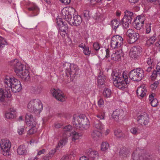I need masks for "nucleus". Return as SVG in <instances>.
<instances>
[{
  "label": "nucleus",
  "mask_w": 160,
  "mask_h": 160,
  "mask_svg": "<svg viewBox=\"0 0 160 160\" xmlns=\"http://www.w3.org/2000/svg\"><path fill=\"white\" fill-rule=\"evenodd\" d=\"M111 76L113 83L116 87L122 90L127 88L129 81L128 80V75L126 72H122L118 70L113 71Z\"/></svg>",
  "instance_id": "1"
},
{
  "label": "nucleus",
  "mask_w": 160,
  "mask_h": 160,
  "mask_svg": "<svg viewBox=\"0 0 160 160\" xmlns=\"http://www.w3.org/2000/svg\"><path fill=\"white\" fill-rule=\"evenodd\" d=\"M10 65L14 68L17 75L22 79L28 81L30 78L28 70L17 59L12 61Z\"/></svg>",
  "instance_id": "2"
},
{
  "label": "nucleus",
  "mask_w": 160,
  "mask_h": 160,
  "mask_svg": "<svg viewBox=\"0 0 160 160\" xmlns=\"http://www.w3.org/2000/svg\"><path fill=\"white\" fill-rule=\"evenodd\" d=\"M73 13L70 12L67 8H63L61 11L62 18L65 19L71 26H77L80 25L82 22L81 17L78 15H75L72 18Z\"/></svg>",
  "instance_id": "3"
},
{
  "label": "nucleus",
  "mask_w": 160,
  "mask_h": 160,
  "mask_svg": "<svg viewBox=\"0 0 160 160\" xmlns=\"http://www.w3.org/2000/svg\"><path fill=\"white\" fill-rule=\"evenodd\" d=\"M4 82L7 90L10 92L16 93L19 92L22 87L19 81L14 77H7L4 80Z\"/></svg>",
  "instance_id": "4"
},
{
  "label": "nucleus",
  "mask_w": 160,
  "mask_h": 160,
  "mask_svg": "<svg viewBox=\"0 0 160 160\" xmlns=\"http://www.w3.org/2000/svg\"><path fill=\"white\" fill-rule=\"evenodd\" d=\"M73 124L77 129H87L90 126L88 120L83 115L75 116L73 117Z\"/></svg>",
  "instance_id": "5"
},
{
  "label": "nucleus",
  "mask_w": 160,
  "mask_h": 160,
  "mask_svg": "<svg viewBox=\"0 0 160 160\" xmlns=\"http://www.w3.org/2000/svg\"><path fill=\"white\" fill-rule=\"evenodd\" d=\"M62 67L64 70H65L67 77L70 76V80L68 81H72L78 72L79 70L77 66L74 64L66 62L63 64Z\"/></svg>",
  "instance_id": "6"
},
{
  "label": "nucleus",
  "mask_w": 160,
  "mask_h": 160,
  "mask_svg": "<svg viewBox=\"0 0 160 160\" xmlns=\"http://www.w3.org/2000/svg\"><path fill=\"white\" fill-rule=\"evenodd\" d=\"M28 108L30 112L39 114L42 110L43 106L39 100L35 99L30 101L28 105Z\"/></svg>",
  "instance_id": "7"
},
{
  "label": "nucleus",
  "mask_w": 160,
  "mask_h": 160,
  "mask_svg": "<svg viewBox=\"0 0 160 160\" xmlns=\"http://www.w3.org/2000/svg\"><path fill=\"white\" fill-rule=\"evenodd\" d=\"M25 122L31 128L28 131V133L32 134L37 132V128L36 127L37 123L31 114L28 113L26 115Z\"/></svg>",
  "instance_id": "8"
},
{
  "label": "nucleus",
  "mask_w": 160,
  "mask_h": 160,
  "mask_svg": "<svg viewBox=\"0 0 160 160\" xmlns=\"http://www.w3.org/2000/svg\"><path fill=\"white\" fill-rule=\"evenodd\" d=\"M144 76V72L141 68H137L132 70L130 72L129 76L134 81H140Z\"/></svg>",
  "instance_id": "9"
},
{
  "label": "nucleus",
  "mask_w": 160,
  "mask_h": 160,
  "mask_svg": "<svg viewBox=\"0 0 160 160\" xmlns=\"http://www.w3.org/2000/svg\"><path fill=\"white\" fill-rule=\"evenodd\" d=\"M57 23L59 29L58 32L61 35L62 37H64L66 35L69 38L68 34L69 31L66 23L60 18L57 19Z\"/></svg>",
  "instance_id": "10"
},
{
  "label": "nucleus",
  "mask_w": 160,
  "mask_h": 160,
  "mask_svg": "<svg viewBox=\"0 0 160 160\" xmlns=\"http://www.w3.org/2000/svg\"><path fill=\"white\" fill-rule=\"evenodd\" d=\"M123 43L122 38L118 35L114 36L112 38L110 46L112 49L120 47Z\"/></svg>",
  "instance_id": "11"
},
{
  "label": "nucleus",
  "mask_w": 160,
  "mask_h": 160,
  "mask_svg": "<svg viewBox=\"0 0 160 160\" xmlns=\"http://www.w3.org/2000/svg\"><path fill=\"white\" fill-rule=\"evenodd\" d=\"M0 146L3 152V155H7L10 150L11 147V143L8 139H2L0 141Z\"/></svg>",
  "instance_id": "12"
},
{
  "label": "nucleus",
  "mask_w": 160,
  "mask_h": 160,
  "mask_svg": "<svg viewBox=\"0 0 160 160\" xmlns=\"http://www.w3.org/2000/svg\"><path fill=\"white\" fill-rule=\"evenodd\" d=\"M149 120V116L146 113L138 116L137 119L138 123L142 126H145L148 125Z\"/></svg>",
  "instance_id": "13"
},
{
  "label": "nucleus",
  "mask_w": 160,
  "mask_h": 160,
  "mask_svg": "<svg viewBox=\"0 0 160 160\" xmlns=\"http://www.w3.org/2000/svg\"><path fill=\"white\" fill-rule=\"evenodd\" d=\"M51 93L53 96L58 101L63 102L66 100L64 94L59 89L53 88L51 90Z\"/></svg>",
  "instance_id": "14"
},
{
  "label": "nucleus",
  "mask_w": 160,
  "mask_h": 160,
  "mask_svg": "<svg viewBox=\"0 0 160 160\" xmlns=\"http://www.w3.org/2000/svg\"><path fill=\"white\" fill-rule=\"evenodd\" d=\"M127 35L129 38V43H132L135 42L139 38V34L132 29H129L127 32Z\"/></svg>",
  "instance_id": "15"
},
{
  "label": "nucleus",
  "mask_w": 160,
  "mask_h": 160,
  "mask_svg": "<svg viewBox=\"0 0 160 160\" xmlns=\"http://www.w3.org/2000/svg\"><path fill=\"white\" fill-rule=\"evenodd\" d=\"M4 91L2 88H0V101L2 102L4 101L6 98L10 97L11 96L10 90H7L4 83Z\"/></svg>",
  "instance_id": "16"
},
{
  "label": "nucleus",
  "mask_w": 160,
  "mask_h": 160,
  "mask_svg": "<svg viewBox=\"0 0 160 160\" xmlns=\"http://www.w3.org/2000/svg\"><path fill=\"white\" fill-rule=\"evenodd\" d=\"M131 160H150V156L147 157L144 154H138L137 151H135L132 154Z\"/></svg>",
  "instance_id": "17"
},
{
  "label": "nucleus",
  "mask_w": 160,
  "mask_h": 160,
  "mask_svg": "<svg viewBox=\"0 0 160 160\" xmlns=\"http://www.w3.org/2000/svg\"><path fill=\"white\" fill-rule=\"evenodd\" d=\"M142 51V49L140 47H133L131 49L129 55L132 58H136Z\"/></svg>",
  "instance_id": "18"
},
{
  "label": "nucleus",
  "mask_w": 160,
  "mask_h": 160,
  "mask_svg": "<svg viewBox=\"0 0 160 160\" xmlns=\"http://www.w3.org/2000/svg\"><path fill=\"white\" fill-rule=\"evenodd\" d=\"M123 111L122 109H116L114 111L112 114V118L115 121H118L123 115Z\"/></svg>",
  "instance_id": "19"
},
{
  "label": "nucleus",
  "mask_w": 160,
  "mask_h": 160,
  "mask_svg": "<svg viewBox=\"0 0 160 160\" xmlns=\"http://www.w3.org/2000/svg\"><path fill=\"white\" fill-rule=\"evenodd\" d=\"M88 158L91 160H98L99 158L98 152L95 151L89 150L87 152Z\"/></svg>",
  "instance_id": "20"
},
{
  "label": "nucleus",
  "mask_w": 160,
  "mask_h": 160,
  "mask_svg": "<svg viewBox=\"0 0 160 160\" xmlns=\"http://www.w3.org/2000/svg\"><path fill=\"white\" fill-rule=\"evenodd\" d=\"M146 92V88L143 85L138 87L136 91L137 95L139 98H143L145 95Z\"/></svg>",
  "instance_id": "21"
},
{
  "label": "nucleus",
  "mask_w": 160,
  "mask_h": 160,
  "mask_svg": "<svg viewBox=\"0 0 160 160\" xmlns=\"http://www.w3.org/2000/svg\"><path fill=\"white\" fill-rule=\"evenodd\" d=\"M17 152L19 155H26L28 153V148L25 145H22L18 148Z\"/></svg>",
  "instance_id": "22"
},
{
  "label": "nucleus",
  "mask_w": 160,
  "mask_h": 160,
  "mask_svg": "<svg viewBox=\"0 0 160 160\" xmlns=\"http://www.w3.org/2000/svg\"><path fill=\"white\" fill-rule=\"evenodd\" d=\"M123 54L121 50L118 51L111 55L112 59L115 61H119L121 60Z\"/></svg>",
  "instance_id": "23"
},
{
  "label": "nucleus",
  "mask_w": 160,
  "mask_h": 160,
  "mask_svg": "<svg viewBox=\"0 0 160 160\" xmlns=\"http://www.w3.org/2000/svg\"><path fill=\"white\" fill-rule=\"evenodd\" d=\"M68 137L66 135V133H64L62 135V138L59 142L58 146L57 148L58 147H62L64 146L68 142Z\"/></svg>",
  "instance_id": "24"
},
{
  "label": "nucleus",
  "mask_w": 160,
  "mask_h": 160,
  "mask_svg": "<svg viewBox=\"0 0 160 160\" xmlns=\"http://www.w3.org/2000/svg\"><path fill=\"white\" fill-rule=\"evenodd\" d=\"M91 136L94 140H97L102 136V133L98 130H93L91 133Z\"/></svg>",
  "instance_id": "25"
},
{
  "label": "nucleus",
  "mask_w": 160,
  "mask_h": 160,
  "mask_svg": "<svg viewBox=\"0 0 160 160\" xmlns=\"http://www.w3.org/2000/svg\"><path fill=\"white\" fill-rule=\"evenodd\" d=\"M123 17L122 21V25L124 28H127L129 27V24L131 23L132 20L129 18Z\"/></svg>",
  "instance_id": "26"
},
{
  "label": "nucleus",
  "mask_w": 160,
  "mask_h": 160,
  "mask_svg": "<svg viewBox=\"0 0 160 160\" xmlns=\"http://www.w3.org/2000/svg\"><path fill=\"white\" fill-rule=\"evenodd\" d=\"M93 127L97 129L101 130L104 128L103 125L98 120H96L93 123Z\"/></svg>",
  "instance_id": "27"
},
{
  "label": "nucleus",
  "mask_w": 160,
  "mask_h": 160,
  "mask_svg": "<svg viewBox=\"0 0 160 160\" xmlns=\"http://www.w3.org/2000/svg\"><path fill=\"white\" fill-rule=\"evenodd\" d=\"M129 153V149L125 147H123L121 148L119 152L120 155L124 157L127 156Z\"/></svg>",
  "instance_id": "28"
},
{
  "label": "nucleus",
  "mask_w": 160,
  "mask_h": 160,
  "mask_svg": "<svg viewBox=\"0 0 160 160\" xmlns=\"http://www.w3.org/2000/svg\"><path fill=\"white\" fill-rule=\"evenodd\" d=\"M112 92L111 90L108 88H105L103 92V97L106 98H110Z\"/></svg>",
  "instance_id": "29"
},
{
  "label": "nucleus",
  "mask_w": 160,
  "mask_h": 160,
  "mask_svg": "<svg viewBox=\"0 0 160 160\" xmlns=\"http://www.w3.org/2000/svg\"><path fill=\"white\" fill-rule=\"evenodd\" d=\"M70 136L71 137L72 141L75 142L76 140L78 139L81 135L80 133L74 132L71 133Z\"/></svg>",
  "instance_id": "30"
},
{
  "label": "nucleus",
  "mask_w": 160,
  "mask_h": 160,
  "mask_svg": "<svg viewBox=\"0 0 160 160\" xmlns=\"http://www.w3.org/2000/svg\"><path fill=\"white\" fill-rule=\"evenodd\" d=\"M114 134L115 136L118 138H123L125 136V134L121 130H116L114 131Z\"/></svg>",
  "instance_id": "31"
},
{
  "label": "nucleus",
  "mask_w": 160,
  "mask_h": 160,
  "mask_svg": "<svg viewBox=\"0 0 160 160\" xmlns=\"http://www.w3.org/2000/svg\"><path fill=\"white\" fill-rule=\"evenodd\" d=\"M105 78V77L102 74L98 76V85H103L104 83Z\"/></svg>",
  "instance_id": "32"
},
{
  "label": "nucleus",
  "mask_w": 160,
  "mask_h": 160,
  "mask_svg": "<svg viewBox=\"0 0 160 160\" xmlns=\"http://www.w3.org/2000/svg\"><path fill=\"white\" fill-rule=\"evenodd\" d=\"M109 148V145L107 142H102L101 144V150L103 151H106Z\"/></svg>",
  "instance_id": "33"
},
{
  "label": "nucleus",
  "mask_w": 160,
  "mask_h": 160,
  "mask_svg": "<svg viewBox=\"0 0 160 160\" xmlns=\"http://www.w3.org/2000/svg\"><path fill=\"white\" fill-rule=\"evenodd\" d=\"M120 25V22L117 20H113L111 22L112 27L115 30H116Z\"/></svg>",
  "instance_id": "34"
},
{
  "label": "nucleus",
  "mask_w": 160,
  "mask_h": 160,
  "mask_svg": "<svg viewBox=\"0 0 160 160\" xmlns=\"http://www.w3.org/2000/svg\"><path fill=\"white\" fill-rule=\"evenodd\" d=\"M130 131L131 133L134 135H137L140 133V130L137 127L132 128L130 129Z\"/></svg>",
  "instance_id": "35"
},
{
  "label": "nucleus",
  "mask_w": 160,
  "mask_h": 160,
  "mask_svg": "<svg viewBox=\"0 0 160 160\" xmlns=\"http://www.w3.org/2000/svg\"><path fill=\"white\" fill-rule=\"evenodd\" d=\"M125 15L124 17H126L128 18H129L130 20H132V18L133 13L132 12L128 11H126L125 12Z\"/></svg>",
  "instance_id": "36"
},
{
  "label": "nucleus",
  "mask_w": 160,
  "mask_h": 160,
  "mask_svg": "<svg viewBox=\"0 0 160 160\" xmlns=\"http://www.w3.org/2000/svg\"><path fill=\"white\" fill-rule=\"evenodd\" d=\"M7 44L8 43L6 40L2 37L0 36V48L3 47L5 45Z\"/></svg>",
  "instance_id": "37"
},
{
  "label": "nucleus",
  "mask_w": 160,
  "mask_h": 160,
  "mask_svg": "<svg viewBox=\"0 0 160 160\" xmlns=\"http://www.w3.org/2000/svg\"><path fill=\"white\" fill-rule=\"evenodd\" d=\"M138 20L134 21V24L135 25H134L135 28L137 30H140L141 28L142 27L143 24L142 23H140L138 22Z\"/></svg>",
  "instance_id": "38"
},
{
  "label": "nucleus",
  "mask_w": 160,
  "mask_h": 160,
  "mask_svg": "<svg viewBox=\"0 0 160 160\" xmlns=\"http://www.w3.org/2000/svg\"><path fill=\"white\" fill-rule=\"evenodd\" d=\"M156 39V38L155 36L153 35L147 41V43L148 44H152L154 43Z\"/></svg>",
  "instance_id": "39"
},
{
  "label": "nucleus",
  "mask_w": 160,
  "mask_h": 160,
  "mask_svg": "<svg viewBox=\"0 0 160 160\" xmlns=\"http://www.w3.org/2000/svg\"><path fill=\"white\" fill-rule=\"evenodd\" d=\"M145 19V17L144 16H138L135 20H138V22L143 24V22Z\"/></svg>",
  "instance_id": "40"
},
{
  "label": "nucleus",
  "mask_w": 160,
  "mask_h": 160,
  "mask_svg": "<svg viewBox=\"0 0 160 160\" xmlns=\"http://www.w3.org/2000/svg\"><path fill=\"white\" fill-rule=\"evenodd\" d=\"M96 116L100 120H104L105 117V112L99 113L97 114Z\"/></svg>",
  "instance_id": "41"
},
{
  "label": "nucleus",
  "mask_w": 160,
  "mask_h": 160,
  "mask_svg": "<svg viewBox=\"0 0 160 160\" xmlns=\"http://www.w3.org/2000/svg\"><path fill=\"white\" fill-rule=\"evenodd\" d=\"M42 87L41 86H38L34 87L33 91L36 93H38L41 92Z\"/></svg>",
  "instance_id": "42"
},
{
  "label": "nucleus",
  "mask_w": 160,
  "mask_h": 160,
  "mask_svg": "<svg viewBox=\"0 0 160 160\" xmlns=\"http://www.w3.org/2000/svg\"><path fill=\"white\" fill-rule=\"evenodd\" d=\"M5 116L7 119H12L15 117L13 114L9 112H6Z\"/></svg>",
  "instance_id": "43"
},
{
  "label": "nucleus",
  "mask_w": 160,
  "mask_h": 160,
  "mask_svg": "<svg viewBox=\"0 0 160 160\" xmlns=\"http://www.w3.org/2000/svg\"><path fill=\"white\" fill-rule=\"evenodd\" d=\"M18 132L20 135H21L24 133V129L23 126L20 127L18 129Z\"/></svg>",
  "instance_id": "44"
},
{
  "label": "nucleus",
  "mask_w": 160,
  "mask_h": 160,
  "mask_svg": "<svg viewBox=\"0 0 160 160\" xmlns=\"http://www.w3.org/2000/svg\"><path fill=\"white\" fill-rule=\"evenodd\" d=\"M151 106L153 107H155L158 105V101L156 98H154L153 100L150 102Z\"/></svg>",
  "instance_id": "45"
},
{
  "label": "nucleus",
  "mask_w": 160,
  "mask_h": 160,
  "mask_svg": "<svg viewBox=\"0 0 160 160\" xmlns=\"http://www.w3.org/2000/svg\"><path fill=\"white\" fill-rule=\"evenodd\" d=\"M158 85V81H155L153 84L151 85V88L153 90L156 89Z\"/></svg>",
  "instance_id": "46"
},
{
  "label": "nucleus",
  "mask_w": 160,
  "mask_h": 160,
  "mask_svg": "<svg viewBox=\"0 0 160 160\" xmlns=\"http://www.w3.org/2000/svg\"><path fill=\"white\" fill-rule=\"evenodd\" d=\"M98 106L102 108L103 107L104 104V102L103 98H100L98 102Z\"/></svg>",
  "instance_id": "47"
},
{
  "label": "nucleus",
  "mask_w": 160,
  "mask_h": 160,
  "mask_svg": "<svg viewBox=\"0 0 160 160\" xmlns=\"http://www.w3.org/2000/svg\"><path fill=\"white\" fill-rule=\"evenodd\" d=\"M93 47L96 51L98 50L100 48L99 44L97 42H95L93 43Z\"/></svg>",
  "instance_id": "48"
},
{
  "label": "nucleus",
  "mask_w": 160,
  "mask_h": 160,
  "mask_svg": "<svg viewBox=\"0 0 160 160\" xmlns=\"http://www.w3.org/2000/svg\"><path fill=\"white\" fill-rule=\"evenodd\" d=\"M83 52L86 55H88L91 53V52L89 50V48L86 47L83 49Z\"/></svg>",
  "instance_id": "49"
},
{
  "label": "nucleus",
  "mask_w": 160,
  "mask_h": 160,
  "mask_svg": "<svg viewBox=\"0 0 160 160\" xmlns=\"http://www.w3.org/2000/svg\"><path fill=\"white\" fill-rule=\"evenodd\" d=\"M72 127L71 126L68 125L65 126L63 128V130L64 131L69 132L72 129Z\"/></svg>",
  "instance_id": "50"
},
{
  "label": "nucleus",
  "mask_w": 160,
  "mask_h": 160,
  "mask_svg": "<svg viewBox=\"0 0 160 160\" xmlns=\"http://www.w3.org/2000/svg\"><path fill=\"white\" fill-rule=\"evenodd\" d=\"M151 26L150 24H147L146 26V32L147 33H149L151 31Z\"/></svg>",
  "instance_id": "51"
},
{
  "label": "nucleus",
  "mask_w": 160,
  "mask_h": 160,
  "mask_svg": "<svg viewBox=\"0 0 160 160\" xmlns=\"http://www.w3.org/2000/svg\"><path fill=\"white\" fill-rule=\"evenodd\" d=\"M56 151V149H53L51 150L49 152L48 154L50 156H51V158H52L53 155L55 153Z\"/></svg>",
  "instance_id": "52"
},
{
  "label": "nucleus",
  "mask_w": 160,
  "mask_h": 160,
  "mask_svg": "<svg viewBox=\"0 0 160 160\" xmlns=\"http://www.w3.org/2000/svg\"><path fill=\"white\" fill-rule=\"evenodd\" d=\"M9 112H11L16 117V110L14 108H11L10 109Z\"/></svg>",
  "instance_id": "53"
},
{
  "label": "nucleus",
  "mask_w": 160,
  "mask_h": 160,
  "mask_svg": "<svg viewBox=\"0 0 160 160\" xmlns=\"http://www.w3.org/2000/svg\"><path fill=\"white\" fill-rule=\"evenodd\" d=\"M60 0L62 3H63L66 4H69L70 3L71 1V0Z\"/></svg>",
  "instance_id": "54"
},
{
  "label": "nucleus",
  "mask_w": 160,
  "mask_h": 160,
  "mask_svg": "<svg viewBox=\"0 0 160 160\" xmlns=\"http://www.w3.org/2000/svg\"><path fill=\"white\" fill-rule=\"evenodd\" d=\"M46 150L44 149H43L41 150H39L38 152L37 155H40L42 154H44Z\"/></svg>",
  "instance_id": "55"
},
{
  "label": "nucleus",
  "mask_w": 160,
  "mask_h": 160,
  "mask_svg": "<svg viewBox=\"0 0 160 160\" xmlns=\"http://www.w3.org/2000/svg\"><path fill=\"white\" fill-rule=\"evenodd\" d=\"M89 12L88 10H85L83 12L84 16L85 17L88 18L89 17Z\"/></svg>",
  "instance_id": "56"
},
{
  "label": "nucleus",
  "mask_w": 160,
  "mask_h": 160,
  "mask_svg": "<svg viewBox=\"0 0 160 160\" xmlns=\"http://www.w3.org/2000/svg\"><path fill=\"white\" fill-rule=\"evenodd\" d=\"M153 62L152 60L150 58H148L147 60V64L149 66L152 65Z\"/></svg>",
  "instance_id": "57"
},
{
  "label": "nucleus",
  "mask_w": 160,
  "mask_h": 160,
  "mask_svg": "<svg viewBox=\"0 0 160 160\" xmlns=\"http://www.w3.org/2000/svg\"><path fill=\"white\" fill-rule=\"evenodd\" d=\"M151 80L152 81H154L156 79L157 77L155 75V73H153V72L152 75L151 76Z\"/></svg>",
  "instance_id": "58"
},
{
  "label": "nucleus",
  "mask_w": 160,
  "mask_h": 160,
  "mask_svg": "<svg viewBox=\"0 0 160 160\" xmlns=\"http://www.w3.org/2000/svg\"><path fill=\"white\" fill-rule=\"evenodd\" d=\"M52 158L51 156L47 154L43 158L42 160H50Z\"/></svg>",
  "instance_id": "59"
},
{
  "label": "nucleus",
  "mask_w": 160,
  "mask_h": 160,
  "mask_svg": "<svg viewBox=\"0 0 160 160\" xmlns=\"http://www.w3.org/2000/svg\"><path fill=\"white\" fill-rule=\"evenodd\" d=\"M37 8V7L36 6H34L32 7H29L28 8L29 11H34Z\"/></svg>",
  "instance_id": "60"
},
{
  "label": "nucleus",
  "mask_w": 160,
  "mask_h": 160,
  "mask_svg": "<svg viewBox=\"0 0 160 160\" xmlns=\"http://www.w3.org/2000/svg\"><path fill=\"white\" fill-rule=\"evenodd\" d=\"M152 69V66L148 67L145 70V71L148 72H150Z\"/></svg>",
  "instance_id": "61"
},
{
  "label": "nucleus",
  "mask_w": 160,
  "mask_h": 160,
  "mask_svg": "<svg viewBox=\"0 0 160 160\" xmlns=\"http://www.w3.org/2000/svg\"><path fill=\"white\" fill-rule=\"evenodd\" d=\"M156 71L157 72L158 74H160V66L157 65L156 67Z\"/></svg>",
  "instance_id": "62"
},
{
  "label": "nucleus",
  "mask_w": 160,
  "mask_h": 160,
  "mask_svg": "<svg viewBox=\"0 0 160 160\" xmlns=\"http://www.w3.org/2000/svg\"><path fill=\"white\" fill-rule=\"evenodd\" d=\"M106 57L107 58H108V57H109L110 56V51H109V49H106Z\"/></svg>",
  "instance_id": "63"
},
{
  "label": "nucleus",
  "mask_w": 160,
  "mask_h": 160,
  "mask_svg": "<svg viewBox=\"0 0 160 160\" xmlns=\"http://www.w3.org/2000/svg\"><path fill=\"white\" fill-rule=\"evenodd\" d=\"M159 41L156 42L155 43L156 46L157 47H160V35L159 36Z\"/></svg>",
  "instance_id": "64"
}]
</instances>
